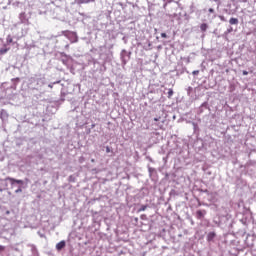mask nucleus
Returning a JSON list of instances; mask_svg holds the SVG:
<instances>
[{
	"label": "nucleus",
	"mask_w": 256,
	"mask_h": 256,
	"mask_svg": "<svg viewBox=\"0 0 256 256\" xmlns=\"http://www.w3.org/2000/svg\"><path fill=\"white\" fill-rule=\"evenodd\" d=\"M4 183H7V181H10L12 187H15V183H17L18 189L15 190V193H23V187L22 185L25 184L23 180H17L15 178L7 177L5 180H2Z\"/></svg>",
	"instance_id": "nucleus-1"
},
{
	"label": "nucleus",
	"mask_w": 256,
	"mask_h": 256,
	"mask_svg": "<svg viewBox=\"0 0 256 256\" xmlns=\"http://www.w3.org/2000/svg\"><path fill=\"white\" fill-rule=\"evenodd\" d=\"M30 83H36V89H39V87H43V85H46L47 81L45 80V77H39L35 75L30 78Z\"/></svg>",
	"instance_id": "nucleus-2"
},
{
	"label": "nucleus",
	"mask_w": 256,
	"mask_h": 256,
	"mask_svg": "<svg viewBox=\"0 0 256 256\" xmlns=\"http://www.w3.org/2000/svg\"><path fill=\"white\" fill-rule=\"evenodd\" d=\"M121 61L123 65H127L129 60L131 59V52H127V50H122L120 53Z\"/></svg>",
	"instance_id": "nucleus-3"
},
{
	"label": "nucleus",
	"mask_w": 256,
	"mask_h": 256,
	"mask_svg": "<svg viewBox=\"0 0 256 256\" xmlns=\"http://www.w3.org/2000/svg\"><path fill=\"white\" fill-rule=\"evenodd\" d=\"M215 237H217V234L215 232H209L206 239L208 243H212V241L215 240Z\"/></svg>",
	"instance_id": "nucleus-4"
},
{
	"label": "nucleus",
	"mask_w": 256,
	"mask_h": 256,
	"mask_svg": "<svg viewBox=\"0 0 256 256\" xmlns=\"http://www.w3.org/2000/svg\"><path fill=\"white\" fill-rule=\"evenodd\" d=\"M205 215H207V211H205V210H198L196 212L197 219L201 220V219H203L205 217Z\"/></svg>",
	"instance_id": "nucleus-5"
},
{
	"label": "nucleus",
	"mask_w": 256,
	"mask_h": 256,
	"mask_svg": "<svg viewBox=\"0 0 256 256\" xmlns=\"http://www.w3.org/2000/svg\"><path fill=\"white\" fill-rule=\"evenodd\" d=\"M65 245H66L65 240H62V241H60L59 243H57V244H56V249H57V251H61V249H64Z\"/></svg>",
	"instance_id": "nucleus-6"
},
{
	"label": "nucleus",
	"mask_w": 256,
	"mask_h": 256,
	"mask_svg": "<svg viewBox=\"0 0 256 256\" xmlns=\"http://www.w3.org/2000/svg\"><path fill=\"white\" fill-rule=\"evenodd\" d=\"M203 109H209V104L207 102H204L201 104L199 110H198V113L201 114L203 113Z\"/></svg>",
	"instance_id": "nucleus-7"
},
{
	"label": "nucleus",
	"mask_w": 256,
	"mask_h": 256,
	"mask_svg": "<svg viewBox=\"0 0 256 256\" xmlns=\"http://www.w3.org/2000/svg\"><path fill=\"white\" fill-rule=\"evenodd\" d=\"M148 173H149V177H153V175H155V173H157V170H155V168L148 166Z\"/></svg>",
	"instance_id": "nucleus-8"
},
{
	"label": "nucleus",
	"mask_w": 256,
	"mask_h": 256,
	"mask_svg": "<svg viewBox=\"0 0 256 256\" xmlns=\"http://www.w3.org/2000/svg\"><path fill=\"white\" fill-rule=\"evenodd\" d=\"M229 23H230V25H239V19L230 18Z\"/></svg>",
	"instance_id": "nucleus-9"
},
{
	"label": "nucleus",
	"mask_w": 256,
	"mask_h": 256,
	"mask_svg": "<svg viewBox=\"0 0 256 256\" xmlns=\"http://www.w3.org/2000/svg\"><path fill=\"white\" fill-rule=\"evenodd\" d=\"M200 29L203 33H205V31H207V29H209V25H207V23H203L200 25Z\"/></svg>",
	"instance_id": "nucleus-10"
},
{
	"label": "nucleus",
	"mask_w": 256,
	"mask_h": 256,
	"mask_svg": "<svg viewBox=\"0 0 256 256\" xmlns=\"http://www.w3.org/2000/svg\"><path fill=\"white\" fill-rule=\"evenodd\" d=\"M91 1H93V0H78V4L83 5L85 3H91Z\"/></svg>",
	"instance_id": "nucleus-11"
},
{
	"label": "nucleus",
	"mask_w": 256,
	"mask_h": 256,
	"mask_svg": "<svg viewBox=\"0 0 256 256\" xmlns=\"http://www.w3.org/2000/svg\"><path fill=\"white\" fill-rule=\"evenodd\" d=\"M7 51H9V48H1L0 55H5V53H7Z\"/></svg>",
	"instance_id": "nucleus-12"
},
{
	"label": "nucleus",
	"mask_w": 256,
	"mask_h": 256,
	"mask_svg": "<svg viewBox=\"0 0 256 256\" xmlns=\"http://www.w3.org/2000/svg\"><path fill=\"white\" fill-rule=\"evenodd\" d=\"M147 210V205H142L139 209H138V213H141V211H146Z\"/></svg>",
	"instance_id": "nucleus-13"
},
{
	"label": "nucleus",
	"mask_w": 256,
	"mask_h": 256,
	"mask_svg": "<svg viewBox=\"0 0 256 256\" xmlns=\"http://www.w3.org/2000/svg\"><path fill=\"white\" fill-rule=\"evenodd\" d=\"M173 97V89L168 90V99H171Z\"/></svg>",
	"instance_id": "nucleus-14"
},
{
	"label": "nucleus",
	"mask_w": 256,
	"mask_h": 256,
	"mask_svg": "<svg viewBox=\"0 0 256 256\" xmlns=\"http://www.w3.org/2000/svg\"><path fill=\"white\" fill-rule=\"evenodd\" d=\"M68 181L70 183H75V177L73 175L69 176Z\"/></svg>",
	"instance_id": "nucleus-15"
},
{
	"label": "nucleus",
	"mask_w": 256,
	"mask_h": 256,
	"mask_svg": "<svg viewBox=\"0 0 256 256\" xmlns=\"http://www.w3.org/2000/svg\"><path fill=\"white\" fill-rule=\"evenodd\" d=\"M229 33H233V27L228 28L225 32V35H229Z\"/></svg>",
	"instance_id": "nucleus-16"
},
{
	"label": "nucleus",
	"mask_w": 256,
	"mask_h": 256,
	"mask_svg": "<svg viewBox=\"0 0 256 256\" xmlns=\"http://www.w3.org/2000/svg\"><path fill=\"white\" fill-rule=\"evenodd\" d=\"M57 83H60V81H56V82H54V83H50V84L48 85V87H50V89H53V86H54V85H57Z\"/></svg>",
	"instance_id": "nucleus-17"
},
{
	"label": "nucleus",
	"mask_w": 256,
	"mask_h": 256,
	"mask_svg": "<svg viewBox=\"0 0 256 256\" xmlns=\"http://www.w3.org/2000/svg\"><path fill=\"white\" fill-rule=\"evenodd\" d=\"M7 43H13V38H11V36L7 37Z\"/></svg>",
	"instance_id": "nucleus-18"
},
{
	"label": "nucleus",
	"mask_w": 256,
	"mask_h": 256,
	"mask_svg": "<svg viewBox=\"0 0 256 256\" xmlns=\"http://www.w3.org/2000/svg\"><path fill=\"white\" fill-rule=\"evenodd\" d=\"M188 95H191V91H193V87H188Z\"/></svg>",
	"instance_id": "nucleus-19"
},
{
	"label": "nucleus",
	"mask_w": 256,
	"mask_h": 256,
	"mask_svg": "<svg viewBox=\"0 0 256 256\" xmlns=\"http://www.w3.org/2000/svg\"><path fill=\"white\" fill-rule=\"evenodd\" d=\"M161 37H162L163 39H167V34H166V33H161Z\"/></svg>",
	"instance_id": "nucleus-20"
},
{
	"label": "nucleus",
	"mask_w": 256,
	"mask_h": 256,
	"mask_svg": "<svg viewBox=\"0 0 256 256\" xmlns=\"http://www.w3.org/2000/svg\"><path fill=\"white\" fill-rule=\"evenodd\" d=\"M106 153H111V148L109 146L106 147Z\"/></svg>",
	"instance_id": "nucleus-21"
},
{
	"label": "nucleus",
	"mask_w": 256,
	"mask_h": 256,
	"mask_svg": "<svg viewBox=\"0 0 256 256\" xmlns=\"http://www.w3.org/2000/svg\"><path fill=\"white\" fill-rule=\"evenodd\" d=\"M209 13H215V9H213V8H209Z\"/></svg>",
	"instance_id": "nucleus-22"
},
{
	"label": "nucleus",
	"mask_w": 256,
	"mask_h": 256,
	"mask_svg": "<svg viewBox=\"0 0 256 256\" xmlns=\"http://www.w3.org/2000/svg\"><path fill=\"white\" fill-rule=\"evenodd\" d=\"M199 73V70H194L193 72H192V75H197Z\"/></svg>",
	"instance_id": "nucleus-23"
},
{
	"label": "nucleus",
	"mask_w": 256,
	"mask_h": 256,
	"mask_svg": "<svg viewBox=\"0 0 256 256\" xmlns=\"http://www.w3.org/2000/svg\"><path fill=\"white\" fill-rule=\"evenodd\" d=\"M242 75H249V72H247V70H244V71L242 72Z\"/></svg>",
	"instance_id": "nucleus-24"
},
{
	"label": "nucleus",
	"mask_w": 256,
	"mask_h": 256,
	"mask_svg": "<svg viewBox=\"0 0 256 256\" xmlns=\"http://www.w3.org/2000/svg\"><path fill=\"white\" fill-rule=\"evenodd\" d=\"M192 125H193L194 129H197V125L195 124V122H192Z\"/></svg>",
	"instance_id": "nucleus-25"
},
{
	"label": "nucleus",
	"mask_w": 256,
	"mask_h": 256,
	"mask_svg": "<svg viewBox=\"0 0 256 256\" xmlns=\"http://www.w3.org/2000/svg\"><path fill=\"white\" fill-rule=\"evenodd\" d=\"M10 213H11V212H10L9 210L6 211V215H10Z\"/></svg>",
	"instance_id": "nucleus-26"
},
{
	"label": "nucleus",
	"mask_w": 256,
	"mask_h": 256,
	"mask_svg": "<svg viewBox=\"0 0 256 256\" xmlns=\"http://www.w3.org/2000/svg\"><path fill=\"white\" fill-rule=\"evenodd\" d=\"M159 119H161L160 117L159 118H154V121H159Z\"/></svg>",
	"instance_id": "nucleus-27"
},
{
	"label": "nucleus",
	"mask_w": 256,
	"mask_h": 256,
	"mask_svg": "<svg viewBox=\"0 0 256 256\" xmlns=\"http://www.w3.org/2000/svg\"><path fill=\"white\" fill-rule=\"evenodd\" d=\"M94 127H95V124H92V125H91V129H94Z\"/></svg>",
	"instance_id": "nucleus-28"
},
{
	"label": "nucleus",
	"mask_w": 256,
	"mask_h": 256,
	"mask_svg": "<svg viewBox=\"0 0 256 256\" xmlns=\"http://www.w3.org/2000/svg\"><path fill=\"white\" fill-rule=\"evenodd\" d=\"M91 163H95V159H91Z\"/></svg>",
	"instance_id": "nucleus-29"
},
{
	"label": "nucleus",
	"mask_w": 256,
	"mask_h": 256,
	"mask_svg": "<svg viewBox=\"0 0 256 256\" xmlns=\"http://www.w3.org/2000/svg\"><path fill=\"white\" fill-rule=\"evenodd\" d=\"M141 219H145V215H142V216H141Z\"/></svg>",
	"instance_id": "nucleus-30"
},
{
	"label": "nucleus",
	"mask_w": 256,
	"mask_h": 256,
	"mask_svg": "<svg viewBox=\"0 0 256 256\" xmlns=\"http://www.w3.org/2000/svg\"><path fill=\"white\" fill-rule=\"evenodd\" d=\"M204 193H209V191L208 190H204Z\"/></svg>",
	"instance_id": "nucleus-31"
},
{
	"label": "nucleus",
	"mask_w": 256,
	"mask_h": 256,
	"mask_svg": "<svg viewBox=\"0 0 256 256\" xmlns=\"http://www.w3.org/2000/svg\"><path fill=\"white\" fill-rule=\"evenodd\" d=\"M20 15H21V17H23V15H25V13H21Z\"/></svg>",
	"instance_id": "nucleus-32"
},
{
	"label": "nucleus",
	"mask_w": 256,
	"mask_h": 256,
	"mask_svg": "<svg viewBox=\"0 0 256 256\" xmlns=\"http://www.w3.org/2000/svg\"><path fill=\"white\" fill-rule=\"evenodd\" d=\"M221 20H222V21H225V18L221 17Z\"/></svg>",
	"instance_id": "nucleus-33"
},
{
	"label": "nucleus",
	"mask_w": 256,
	"mask_h": 256,
	"mask_svg": "<svg viewBox=\"0 0 256 256\" xmlns=\"http://www.w3.org/2000/svg\"><path fill=\"white\" fill-rule=\"evenodd\" d=\"M3 192V188H0V193Z\"/></svg>",
	"instance_id": "nucleus-34"
},
{
	"label": "nucleus",
	"mask_w": 256,
	"mask_h": 256,
	"mask_svg": "<svg viewBox=\"0 0 256 256\" xmlns=\"http://www.w3.org/2000/svg\"><path fill=\"white\" fill-rule=\"evenodd\" d=\"M4 187H7V183L4 184Z\"/></svg>",
	"instance_id": "nucleus-35"
},
{
	"label": "nucleus",
	"mask_w": 256,
	"mask_h": 256,
	"mask_svg": "<svg viewBox=\"0 0 256 256\" xmlns=\"http://www.w3.org/2000/svg\"><path fill=\"white\" fill-rule=\"evenodd\" d=\"M135 221H139V219H138V218H136V219H135Z\"/></svg>",
	"instance_id": "nucleus-36"
},
{
	"label": "nucleus",
	"mask_w": 256,
	"mask_h": 256,
	"mask_svg": "<svg viewBox=\"0 0 256 256\" xmlns=\"http://www.w3.org/2000/svg\"><path fill=\"white\" fill-rule=\"evenodd\" d=\"M149 161H153V159L150 158Z\"/></svg>",
	"instance_id": "nucleus-37"
},
{
	"label": "nucleus",
	"mask_w": 256,
	"mask_h": 256,
	"mask_svg": "<svg viewBox=\"0 0 256 256\" xmlns=\"http://www.w3.org/2000/svg\"><path fill=\"white\" fill-rule=\"evenodd\" d=\"M0 249H3V246H0Z\"/></svg>",
	"instance_id": "nucleus-38"
}]
</instances>
